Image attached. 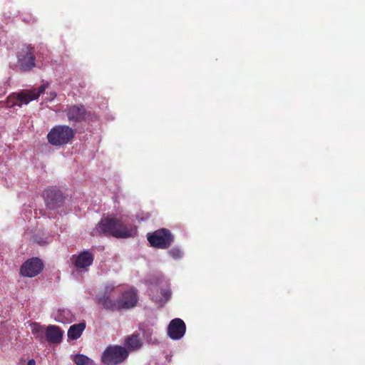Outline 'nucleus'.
I'll return each mask as SVG.
<instances>
[{
    "instance_id": "21",
    "label": "nucleus",
    "mask_w": 365,
    "mask_h": 365,
    "mask_svg": "<svg viewBox=\"0 0 365 365\" xmlns=\"http://www.w3.org/2000/svg\"><path fill=\"white\" fill-rule=\"evenodd\" d=\"M140 329L143 331V336H144V338L146 340H148V341L150 340V336L153 333V329L148 328L146 330H144V329H143V328L141 327H140Z\"/></svg>"
},
{
    "instance_id": "16",
    "label": "nucleus",
    "mask_w": 365,
    "mask_h": 365,
    "mask_svg": "<svg viewBox=\"0 0 365 365\" xmlns=\"http://www.w3.org/2000/svg\"><path fill=\"white\" fill-rule=\"evenodd\" d=\"M85 329V322H81L71 325L69 327L67 333L68 340H76L80 338Z\"/></svg>"
},
{
    "instance_id": "14",
    "label": "nucleus",
    "mask_w": 365,
    "mask_h": 365,
    "mask_svg": "<svg viewBox=\"0 0 365 365\" xmlns=\"http://www.w3.org/2000/svg\"><path fill=\"white\" fill-rule=\"evenodd\" d=\"M86 110L83 106H72L66 110V115L69 121L79 122L85 116Z\"/></svg>"
},
{
    "instance_id": "12",
    "label": "nucleus",
    "mask_w": 365,
    "mask_h": 365,
    "mask_svg": "<svg viewBox=\"0 0 365 365\" xmlns=\"http://www.w3.org/2000/svg\"><path fill=\"white\" fill-rule=\"evenodd\" d=\"M43 197L47 207L53 209L61 201L62 193L56 187H49L43 192Z\"/></svg>"
},
{
    "instance_id": "10",
    "label": "nucleus",
    "mask_w": 365,
    "mask_h": 365,
    "mask_svg": "<svg viewBox=\"0 0 365 365\" xmlns=\"http://www.w3.org/2000/svg\"><path fill=\"white\" fill-rule=\"evenodd\" d=\"M186 326L180 318L173 319L168 327V335L173 340L180 339L185 334Z\"/></svg>"
},
{
    "instance_id": "2",
    "label": "nucleus",
    "mask_w": 365,
    "mask_h": 365,
    "mask_svg": "<svg viewBox=\"0 0 365 365\" xmlns=\"http://www.w3.org/2000/svg\"><path fill=\"white\" fill-rule=\"evenodd\" d=\"M135 229L125 226L122 222L115 217L103 218L92 232L93 235H104L117 238H127L135 234Z\"/></svg>"
},
{
    "instance_id": "8",
    "label": "nucleus",
    "mask_w": 365,
    "mask_h": 365,
    "mask_svg": "<svg viewBox=\"0 0 365 365\" xmlns=\"http://www.w3.org/2000/svg\"><path fill=\"white\" fill-rule=\"evenodd\" d=\"M18 61L24 71H29L35 66V56L34 48L24 46L18 54Z\"/></svg>"
},
{
    "instance_id": "5",
    "label": "nucleus",
    "mask_w": 365,
    "mask_h": 365,
    "mask_svg": "<svg viewBox=\"0 0 365 365\" xmlns=\"http://www.w3.org/2000/svg\"><path fill=\"white\" fill-rule=\"evenodd\" d=\"M128 356L125 347L121 346H109L103 352L101 361L106 365H117L123 362Z\"/></svg>"
},
{
    "instance_id": "4",
    "label": "nucleus",
    "mask_w": 365,
    "mask_h": 365,
    "mask_svg": "<svg viewBox=\"0 0 365 365\" xmlns=\"http://www.w3.org/2000/svg\"><path fill=\"white\" fill-rule=\"evenodd\" d=\"M74 137L73 130L67 125H56L47 135L48 142L53 146H61L70 142Z\"/></svg>"
},
{
    "instance_id": "23",
    "label": "nucleus",
    "mask_w": 365,
    "mask_h": 365,
    "mask_svg": "<svg viewBox=\"0 0 365 365\" xmlns=\"http://www.w3.org/2000/svg\"><path fill=\"white\" fill-rule=\"evenodd\" d=\"M51 96H53V98H55L56 96V94L53 93V94H51Z\"/></svg>"
},
{
    "instance_id": "1",
    "label": "nucleus",
    "mask_w": 365,
    "mask_h": 365,
    "mask_svg": "<svg viewBox=\"0 0 365 365\" xmlns=\"http://www.w3.org/2000/svg\"><path fill=\"white\" fill-rule=\"evenodd\" d=\"M114 289V284H106L103 293L97 296L98 304L104 309L112 311L128 309L136 306L138 297L134 289L124 288L118 290L119 297L116 300H113L110 297Z\"/></svg>"
},
{
    "instance_id": "17",
    "label": "nucleus",
    "mask_w": 365,
    "mask_h": 365,
    "mask_svg": "<svg viewBox=\"0 0 365 365\" xmlns=\"http://www.w3.org/2000/svg\"><path fill=\"white\" fill-rule=\"evenodd\" d=\"M143 343L137 334H131L128 336L125 340V346L128 351H137L141 348Z\"/></svg>"
},
{
    "instance_id": "9",
    "label": "nucleus",
    "mask_w": 365,
    "mask_h": 365,
    "mask_svg": "<svg viewBox=\"0 0 365 365\" xmlns=\"http://www.w3.org/2000/svg\"><path fill=\"white\" fill-rule=\"evenodd\" d=\"M43 263L38 258L28 259L21 267V274L23 276L33 277L38 275L43 269Z\"/></svg>"
},
{
    "instance_id": "20",
    "label": "nucleus",
    "mask_w": 365,
    "mask_h": 365,
    "mask_svg": "<svg viewBox=\"0 0 365 365\" xmlns=\"http://www.w3.org/2000/svg\"><path fill=\"white\" fill-rule=\"evenodd\" d=\"M170 255L175 259H180L182 257L183 252L177 247H173L169 251Z\"/></svg>"
},
{
    "instance_id": "3",
    "label": "nucleus",
    "mask_w": 365,
    "mask_h": 365,
    "mask_svg": "<svg viewBox=\"0 0 365 365\" xmlns=\"http://www.w3.org/2000/svg\"><path fill=\"white\" fill-rule=\"evenodd\" d=\"M48 84L45 83L38 88L22 90L19 93H13L7 98V107H21L23 105L29 104L31 101L37 99L48 88Z\"/></svg>"
},
{
    "instance_id": "11",
    "label": "nucleus",
    "mask_w": 365,
    "mask_h": 365,
    "mask_svg": "<svg viewBox=\"0 0 365 365\" xmlns=\"http://www.w3.org/2000/svg\"><path fill=\"white\" fill-rule=\"evenodd\" d=\"M93 255L89 251H83L77 255H73L71 261L79 269L86 270L93 262Z\"/></svg>"
},
{
    "instance_id": "13",
    "label": "nucleus",
    "mask_w": 365,
    "mask_h": 365,
    "mask_svg": "<svg viewBox=\"0 0 365 365\" xmlns=\"http://www.w3.org/2000/svg\"><path fill=\"white\" fill-rule=\"evenodd\" d=\"M63 331L57 326L50 325L46 330V340L51 344H58L62 341Z\"/></svg>"
},
{
    "instance_id": "18",
    "label": "nucleus",
    "mask_w": 365,
    "mask_h": 365,
    "mask_svg": "<svg viewBox=\"0 0 365 365\" xmlns=\"http://www.w3.org/2000/svg\"><path fill=\"white\" fill-rule=\"evenodd\" d=\"M31 329L33 335L36 339L42 341L44 339V336L46 335L45 328L38 323H34L31 325Z\"/></svg>"
},
{
    "instance_id": "19",
    "label": "nucleus",
    "mask_w": 365,
    "mask_h": 365,
    "mask_svg": "<svg viewBox=\"0 0 365 365\" xmlns=\"http://www.w3.org/2000/svg\"><path fill=\"white\" fill-rule=\"evenodd\" d=\"M73 361L76 365H96L92 359L83 354L74 355Z\"/></svg>"
},
{
    "instance_id": "7",
    "label": "nucleus",
    "mask_w": 365,
    "mask_h": 365,
    "mask_svg": "<svg viewBox=\"0 0 365 365\" xmlns=\"http://www.w3.org/2000/svg\"><path fill=\"white\" fill-rule=\"evenodd\" d=\"M148 240L153 247L166 249L173 241V237L168 230L160 229L148 234Z\"/></svg>"
},
{
    "instance_id": "6",
    "label": "nucleus",
    "mask_w": 365,
    "mask_h": 365,
    "mask_svg": "<svg viewBox=\"0 0 365 365\" xmlns=\"http://www.w3.org/2000/svg\"><path fill=\"white\" fill-rule=\"evenodd\" d=\"M150 295L153 301L160 304L170 298L171 292L168 282L163 277L158 278L156 282H151Z\"/></svg>"
},
{
    "instance_id": "22",
    "label": "nucleus",
    "mask_w": 365,
    "mask_h": 365,
    "mask_svg": "<svg viewBox=\"0 0 365 365\" xmlns=\"http://www.w3.org/2000/svg\"><path fill=\"white\" fill-rule=\"evenodd\" d=\"M27 365H36V361L34 359H31L28 361Z\"/></svg>"
},
{
    "instance_id": "15",
    "label": "nucleus",
    "mask_w": 365,
    "mask_h": 365,
    "mask_svg": "<svg viewBox=\"0 0 365 365\" xmlns=\"http://www.w3.org/2000/svg\"><path fill=\"white\" fill-rule=\"evenodd\" d=\"M55 321L63 323L69 324L71 323L74 319V315L68 309H59L56 314H54Z\"/></svg>"
}]
</instances>
